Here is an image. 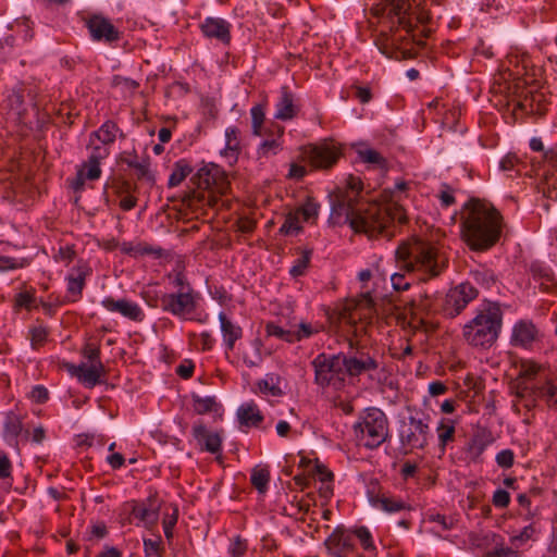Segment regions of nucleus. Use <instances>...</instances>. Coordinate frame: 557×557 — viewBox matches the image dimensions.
I'll return each mask as SVG.
<instances>
[{"label": "nucleus", "mask_w": 557, "mask_h": 557, "mask_svg": "<svg viewBox=\"0 0 557 557\" xmlns=\"http://www.w3.org/2000/svg\"><path fill=\"white\" fill-rule=\"evenodd\" d=\"M333 557H349L356 549L352 533L344 525L336 527L324 542Z\"/></svg>", "instance_id": "19"}, {"label": "nucleus", "mask_w": 557, "mask_h": 557, "mask_svg": "<svg viewBox=\"0 0 557 557\" xmlns=\"http://www.w3.org/2000/svg\"><path fill=\"white\" fill-rule=\"evenodd\" d=\"M156 496H149L145 500H129L125 503V509L129 510V515L133 516L139 524H144L147 528L153 527L159 519V505L156 504Z\"/></svg>", "instance_id": "20"}, {"label": "nucleus", "mask_w": 557, "mask_h": 557, "mask_svg": "<svg viewBox=\"0 0 557 557\" xmlns=\"http://www.w3.org/2000/svg\"><path fill=\"white\" fill-rule=\"evenodd\" d=\"M76 257V251L74 245H65L61 246L58 249L57 255L54 256L55 261H63L66 264H70Z\"/></svg>", "instance_id": "64"}, {"label": "nucleus", "mask_w": 557, "mask_h": 557, "mask_svg": "<svg viewBox=\"0 0 557 557\" xmlns=\"http://www.w3.org/2000/svg\"><path fill=\"white\" fill-rule=\"evenodd\" d=\"M352 533V537L356 536L364 550H373L375 549L372 535L367 527H358L354 530H350Z\"/></svg>", "instance_id": "56"}, {"label": "nucleus", "mask_w": 557, "mask_h": 557, "mask_svg": "<svg viewBox=\"0 0 557 557\" xmlns=\"http://www.w3.org/2000/svg\"><path fill=\"white\" fill-rule=\"evenodd\" d=\"M144 553L145 557H162L164 547L162 545L161 537L157 536L156 539H145Z\"/></svg>", "instance_id": "53"}, {"label": "nucleus", "mask_w": 557, "mask_h": 557, "mask_svg": "<svg viewBox=\"0 0 557 557\" xmlns=\"http://www.w3.org/2000/svg\"><path fill=\"white\" fill-rule=\"evenodd\" d=\"M4 103L7 113L14 116L16 121L23 122L28 108L36 106L35 89L25 83H18L9 91Z\"/></svg>", "instance_id": "12"}, {"label": "nucleus", "mask_w": 557, "mask_h": 557, "mask_svg": "<svg viewBox=\"0 0 557 557\" xmlns=\"http://www.w3.org/2000/svg\"><path fill=\"white\" fill-rule=\"evenodd\" d=\"M367 495L372 507L387 513H397L411 509V506L401 497L382 491L377 482H371L369 484Z\"/></svg>", "instance_id": "15"}, {"label": "nucleus", "mask_w": 557, "mask_h": 557, "mask_svg": "<svg viewBox=\"0 0 557 557\" xmlns=\"http://www.w3.org/2000/svg\"><path fill=\"white\" fill-rule=\"evenodd\" d=\"M250 115L252 134L255 136H261L262 126L265 120V106L261 103L253 106L250 109Z\"/></svg>", "instance_id": "49"}, {"label": "nucleus", "mask_w": 557, "mask_h": 557, "mask_svg": "<svg viewBox=\"0 0 557 557\" xmlns=\"http://www.w3.org/2000/svg\"><path fill=\"white\" fill-rule=\"evenodd\" d=\"M101 305L108 311L119 312L135 322H141L145 319V313L141 308L136 302L125 298L115 300L112 297H107L101 301Z\"/></svg>", "instance_id": "26"}, {"label": "nucleus", "mask_w": 557, "mask_h": 557, "mask_svg": "<svg viewBox=\"0 0 557 557\" xmlns=\"http://www.w3.org/2000/svg\"><path fill=\"white\" fill-rule=\"evenodd\" d=\"M342 156V146L332 139L301 148V158L312 170L327 171L336 165Z\"/></svg>", "instance_id": "9"}, {"label": "nucleus", "mask_w": 557, "mask_h": 557, "mask_svg": "<svg viewBox=\"0 0 557 557\" xmlns=\"http://www.w3.org/2000/svg\"><path fill=\"white\" fill-rule=\"evenodd\" d=\"M530 148L543 153V165L537 171L540 181L536 187L539 193H542L547 199L557 200V149L549 148L545 150L542 139L537 137L530 140Z\"/></svg>", "instance_id": "8"}, {"label": "nucleus", "mask_w": 557, "mask_h": 557, "mask_svg": "<svg viewBox=\"0 0 557 557\" xmlns=\"http://www.w3.org/2000/svg\"><path fill=\"white\" fill-rule=\"evenodd\" d=\"M375 10L381 14L380 32L374 39L380 52L398 61L416 58L419 49L425 46L423 38L429 37L431 29L423 28L421 38L413 33L414 27L430 21L429 12L417 13L412 0H381Z\"/></svg>", "instance_id": "1"}, {"label": "nucleus", "mask_w": 557, "mask_h": 557, "mask_svg": "<svg viewBox=\"0 0 557 557\" xmlns=\"http://www.w3.org/2000/svg\"><path fill=\"white\" fill-rule=\"evenodd\" d=\"M412 315L423 322L424 317L435 314L441 310V304L435 295H421L419 299L411 302Z\"/></svg>", "instance_id": "30"}, {"label": "nucleus", "mask_w": 557, "mask_h": 557, "mask_svg": "<svg viewBox=\"0 0 557 557\" xmlns=\"http://www.w3.org/2000/svg\"><path fill=\"white\" fill-rule=\"evenodd\" d=\"M65 368L72 376L77 377L81 383L89 388L99 384L101 375L104 374V366L102 362L90 363V366L85 363H66Z\"/></svg>", "instance_id": "25"}, {"label": "nucleus", "mask_w": 557, "mask_h": 557, "mask_svg": "<svg viewBox=\"0 0 557 557\" xmlns=\"http://www.w3.org/2000/svg\"><path fill=\"white\" fill-rule=\"evenodd\" d=\"M536 395L545 400L549 408L557 410V385L552 380H546L543 384L537 385Z\"/></svg>", "instance_id": "42"}, {"label": "nucleus", "mask_w": 557, "mask_h": 557, "mask_svg": "<svg viewBox=\"0 0 557 557\" xmlns=\"http://www.w3.org/2000/svg\"><path fill=\"white\" fill-rule=\"evenodd\" d=\"M237 418L240 426L259 428L263 422V414L253 401L244 403L237 409Z\"/></svg>", "instance_id": "33"}, {"label": "nucleus", "mask_w": 557, "mask_h": 557, "mask_svg": "<svg viewBox=\"0 0 557 557\" xmlns=\"http://www.w3.org/2000/svg\"><path fill=\"white\" fill-rule=\"evenodd\" d=\"M503 325V311L496 301L484 300L475 314L462 329L465 341L473 346L490 348L498 338Z\"/></svg>", "instance_id": "5"}, {"label": "nucleus", "mask_w": 557, "mask_h": 557, "mask_svg": "<svg viewBox=\"0 0 557 557\" xmlns=\"http://www.w3.org/2000/svg\"><path fill=\"white\" fill-rule=\"evenodd\" d=\"M359 157L366 163L375 164L380 168L386 165V159L379 151L371 148L360 150Z\"/></svg>", "instance_id": "57"}, {"label": "nucleus", "mask_w": 557, "mask_h": 557, "mask_svg": "<svg viewBox=\"0 0 557 557\" xmlns=\"http://www.w3.org/2000/svg\"><path fill=\"white\" fill-rule=\"evenodd\" d=\"M240 132L236 126H230L225 129V147L221 150V156L233 165L237 162L242 152L239 138Z\"/></svg>", "instance_id": "29"}, {"label": "nucleus", "mask_w": 557, "mask_h": 557, "mask_svg": "<svg viewBox=\"0 0 557 557\" xmlns=\"http://www.w3.org/2000/svg\"><path fill=\"white\" fill-rule=\"evenodd\" d=\"M363 184L360 177L349 175L346 180V188L341 195H350L351 197H356V202H360L358 200L359 194L362 191Z\"/></svg>", "instance_id": "58"}, {"label": "nucleus", "mask_w": 557, "mask_h": 557, "mask_svg": "<svg viewBox=\"0 0 557 557\" xmlns=\"http://www.w3.org/2000/svg\"><path fill=\"white\" fill-rule=\"evenodd\" d=\"M492 537L495 546L492 550L486 552L483 557H520L518 550L504 545V540L500 535L493 533Z\"/></svg>", "instance_id": "45"}, {"label": "nucleus", "mask_w": 557, "mask_h": 557, "mask_svg": "<svg viewBox=\"0 0 557 557\" xmlns=\"http://www.w3.org/2000/svg\"><path fill=\"white\" fill-rule=\"evenodd\" d=\"M320 206L311 198H308L306 202L298 207L295 212L302 222L315 221L319 214Z\"/></svg>", "instance_id": "48"}, {"label": "nucleus", "mask_w": 557, "mask_h": 557, "mask_svg": "<svg viewBox=\"0 0 557 557\" xmlns=\"http://www.w3.org/2000/svg\"><path fill=\"white\" fill-rule=\"evenodd\" d=\"M479 296V290L470 282L450 288L441 302V311L447 318L459 315Z\"/></svg>", "instance_id": "11"}, {"label": "nucleus", "mask_w": 557, "mask_h": 557, "mask_svg": "<svg viewBox=\"0 0 557 557\" xmlns=\"http://www.w3.org/2000/svg\"><path fill=\"white\" fill-rule=\"evenodd\" d=\"M91 268L86 261L82 259L78 260L65 278L66 297L64 300L59 301L58 305L78 301L83 296L86 278L91 274Z\"/></svg>", "instance_id": "16"}, {"label": "nucleus", "mask_w": 557, "mask_h": 557, "mask_svg": "<svg viewBox=\"0 0 557 557\" xmlns=\"http://www.w3.org/2000/svg\"><path fill=\"white\" fill-rule=\"evenodd\" d=\"M407 221L406 210L397 201L386 203L384 207L377 202H359L350 226L355 232L377 236L384 234L391 223L405 224Z\"/></svg>", "instance_id": "4"}, {"label": "nucleus", "mask_w": 557, "mask_h": 557, "mask_svg": "<svg viewBox=\"0 0 557 557\" xmlns=\"http://www.w3.org/2000/svg\"><path fill=\"white\" fill-rule=\"evenodd\" d=\"M200 295L198 292H173L161 296V308L181 319H190L195 312Z\"/></svg>", "instance_id": "13"}, {"label": "nucleus", "mask_w": 557, "mask_h": 557, "mask_svg": "<svg viewBox=\"0 0 557 557\" xmlns=\"http://www.w3.org/2000/svg\"><path fill=\"white\" fill-rule=\"evenodd\" d=\"M275 108L274 117L280 121H289L297 116L299 108L295 103L294 95L288 86L281 87Z\"/></svg>", "instance_id": "28"}, {"label": "nucleus", "mask_w": 557, "mask_h": 557, "mask_svg": "<svg viewBox=\"0 0 557 557\" xmlns=\"http://www.w3.org/2000/svg\"><path fill=\"white\" fill-rule=\"evenodd\" d=\"M199 28L203 37L208 39L216 40L224 46L231 44L232 25L224 18L208 16L199 24Z\"/></svg>", "instance_id": "22"}, {"label": "nucleus", "mask_w": 557, "mask_h": 557, "mask_svg": "<svg viewBox=\"0 0 557 557\" xmlns=\"http://www.w3.org/2000/svg\"><path fill=\"white\" fill-rule=\"evenodd\" d=\"M344 352H320L311 361L314 371V383L322 388L341 391L346 384Z\"/></svg>", "instance_id": "7"}, {"label": "nucleus", "mask_w": 557, "mask_h": 557, "mask_svg": "<svg viewBox=\"0 0 557 557\" xmlns=\"http://www.w3.org/2000/svg\"><path fill=\"white\" fill-rule=\"evenodd\" d=\"M265 333L268 336H274L278 339H282L286 343H296L297 337L294 336V331L284 330L280 325L274 322H268L265 324Z\"/></svg>", "instance_id": "51"}, {"label": "nucleus", "mask_w": 557, "mask_h": 557, "mask_svg": "<svg viewBox=\"0 0 557 557\" xmlns=\"http://www.w3.org/2000/svg\"><path fill=\"white\" fill-rule=\"evenodd\" d=\"M281 149V145L276 139L264 140L258 147L257 153L259 158H268L270 154H276Z\"/></svg>", "instance_id": "60"}, {"label": "nucleus", "mask_w": 557, "mask_h": 557, "mask_svg": "<svg viewBox=\"0 0 557 557\" xmlns=\"http://www.w3.org/2000/svg\"><path fill=\"white\" fill-rule=\"evenodd\" d=\"M471 277L478 285L487 289L494 286L497 281L495 273L486 268H480L471 271Z\"/></svg>", "instance_id": "47"}, {"label": "nucleus", "mask_w": 557, "mask_h": 557, "mask_svg": "<svg viewBox=\"0 0 557 557\" xmlns=\"http://www.w3.org/2000/svg\"><path fill=\"white\" fill-rule=\"evenodd\" d=\"M302 221L298 216V213L294 211H289L284 219L283 224L278 228V234L283 236H293L298 235L302 232Z\"/></svg>", "instance_id": "41"}, {"label": "nucleus", "mask_w": 557, "mask_h": 557, "mask_svg": "<svg viewBox=\"0 0 557 557\" xmlns=\"http://www.w3.org/2000/svg\"><path fill=\"white\" fill-rule=\"evenodd\" d=\"M193 407L196 413L205 414L216 410L218 404L215 398L212 396L200 397L197 395L193 396Z\"/></svg>", "instance_id": "50"}, {"label": "nucleus", "mask_w": 557, "mask_h": 557, "mask_svg": "<svg viewBox=\"0 0 557 557\" xmlns=\"http://www.w3.org/2000/svg\"><path fill=\"white\" fill-rule=\"evenodd\" d=\"M352 431L357 444L372 450L389 437V422L383 410L370 407L359 414Z\"/></svg>", "instance_id": "6"}, {"label": "nucleus", "mask_w": 557, "mask_h": 557, "mask_svg": "<svg viewBox=\"0 0 557 557\" xmlns=\"http://www.w3.org/2000/svg\"><path fill=\"white\" fill-rule=\"evenodd\" d=\"M313 250L311 248H305L300 251V256L294 261L293 267L289 269V274L294 278L305 275L307 269L310 265Z\"/></svg>", "instance_id": "44"}, {"label": "nucleus", "mask_w": 557, "mask_h": 557, "mask_svg": "<svg viewBox=\"0 0 557 557\" xmlns=\"http://www.w3.org/2000/svg\"><path fill=\"white\" fill-rule=\"evenodd\" d=\"M191 181L200 189H211L220 194H224L228 187L225 173L214 164L200 168Z\"/></svg>", "instance_id": "18"}, {"label": "nucleus", "mask_w": 557, "mask_h": 557, "mask_svg": "<svg viewBox=\"0 0 557 557\" xmlns=\"http://www.w3.org/2000/svg\"><path fill=\"white\" fill-rule=\"evenodd\" d=\"M396 259L400 269L416 273L423 282L438 277L448 267L445 252L435 244L420 237L401 243L396 249Z\"/></svg>", "instance_id": "3"}, {"label": "nucleus", "mask_w": 557, "mask_h": 557, "mask_svg": "<svg viewBox=\"0 0 557 557\" xmlns=\"http://www.w3.org/2000/svg\"><path fill=\"white\" fill-rule=\"evenodd\" d=\"M100 354V345L92 341L86 342L82 349V355L84 356V358L90 361L91 364L101 362Z\"/></svg>", "instance_id": "59"}, {"label": "nucleus", "mask_w": 557, "mask_h": 557, "mask_svg": "<svg viewBox=\"0 0 557 557\" xmlns=\"http://www.w3.org/2000/svg\"><path fill=\"white\" fill-rule=\"evenodd\" d=\"M503 227V215L492 203L471 198L461 207L460 234L470 250L492 249L499 242Z\"/></svg>", "instance_id": "2"}, {"label": "nucleus", "mask_w": 557, "mask_h": 557, "mask_svg": "<svg viewBox=\"0 0 557 557\" xmlns=\"http://www.w3.org/2000/svg\"><path fill=\"white\" fill-rule=\"evenodd\" d=\"M281 376L274 373L267 374V376L257 382L259 392L263 395H271L273 397H280L284 394L280 386Z\"/></svg>", "instance_id": "40"}, {"label": "nucleus", "mask_w": 557, "mask_h": 557, "mask_svg": "<svg viewBox=\"0 0 557 557\" xmlns=\"http://www.w3.org/2000/svg\"><path fill=\"white\" fill-rule=\"evenodd\" d=\"M530 273L534 281L540 282L543 292L550 293L557 288L553 271L541 262H533L530 265Z\"/></svg>", "instance_id": "32"}, {"label": "nucleus", "mask_w": 557, "mask_h": 557, "mask_svg": "<svg viewBox=\"0 0 557 557\" xmlns=\"http://www.w3.org/2000/svg\"><path fill=\"white\" fill-rule=\"evenodd\" d=\"M122 162L125 163L128 168L135 170L138 181L146 180L152 184L154 183V175L150 171L149 157H145L141 161H138L137 154L134 152L122 157Z\"/></svg>", "instance_id": "35"}, {"label": "nucleus", "mask_w": 557, "mask_h": 557, "mask_svg": "<svg viewBox=\"0 0 557 557\" xmlns=\"http://www.w3.org/2000/svg\"><path fill=\"white\" fill-rule=\"evenodd\" d=\"M541 371V366L532 360H524L521 362L518 373L519 380H533Z\"/></svg>", "instance_id": "55"}, {"label": "nucleus", "mask_w": 557, "mask_h": 557, "mask_svg": "<svg viewBox=\"0 0 557 557\" xmlns=\"http://www.w3.org/2000/svg\"><path fill=\"white\" fill-rule=\"evenodd\" d=\"M193 172V166L187 159H180L173 164L172 173L169 176L168 187L178 186Z\"/></svg>", "instance_id": "39"}, {"label": "nucleus", "mask_w": 557, "mask_h": 557, "mask_svg": "<svg viewBox=\"0 0 557 557\" xmlns=\"http://www.w3.org/2000/svg\"><path fill=\"white\" fill-rule=\"evenodd\" d=\"M269 482L270 471L268 467L257 466L252 469L250 483L260 494H264L267 492Z\"/></svg>", "instance_id": "43"}, {"label": "nucleus", "mask_w": 557, "mask_h": 557, "mask_svg": "<svg viewBox=\"0 0 557 557\" xmlns=\"http://www.w3.org/2000/svg\"><path fill=\"white\" fill-rule=\"evenodd\" d=\"M432 437L429 425V418L422 419L410 416L407 421H403L399 429V441L404 448L412 450H423L429 445Z\"/></svg>", "instance_id": "10"}, {"label": "nucleus", "mask_w": 557, "mask_h": 557, "mask_svg": "<svg viewBox=\"0 0 557 557\" xmlns=\"http://www.w3.org/2000/svg\"><path fill=\"white\" fill-rule=\"evenodd\" d=\"M494 442L492 432L486 428H479L474 431L470 440L465 446L466 458L473 463H481L483 461L482 455Z\"/></svg>", "instance_id": "23"}, {"label": "nucleus", "mask_w": 557, "mask_h": 557, "mask_svg": "<svg viewBox=\"0 0 557 557\" xmlns=\"http://www.w3.org/2000/svg\"><path fill=\"white\" fill-rule=\"evenodd\" d=\"M521 168L522 162L516 153L509 152L499 161V169L503 172H515L519 175Z\"/></svg>", "instance_id": "52"}, {"label": "nucleus", "mask_w": 557, "mask_h": 557, "mask_svg": "<svg viewBox=\"0 0 557 557\" xmlns=\"http://www.w3.org/2000/svg\"><path fill=\"white\" fill-rule=\"evenodd\" d=\"M219 321L226 349L232 351L235 343L243 337V329L232 322L224 312L219 313Z\"/></svg>", "instance_id": "34"}, {"label": "nucleus", "mask_w": 557, "mask_h": 557, "mask_svg": "<svg viewBox=\"0 0 557 557\" xmlns=\"http://www.w3.org/2000/svg\"><path fill=\"white\" fill-rule=\"evenodd\" d=\"M321 331V326H314L311 323L301 322L297 331H294V336L297 337V342L305 338H309Z\"/></svg>", "instance_id": "61"}, {"label": "nucleus", "mask_w": 557, "mask_h": 557, "mask_svg": "<svg viewBox=\"0 0 557 557\" xmlns=\"http://www.w3.org/2000/svg\"><path fill=\"white\" fill-rule=\"evenodd\" d=\"M248 548L247 541L237 535L231 543L228 553L231 557H244Z\"/></svg>", "instance_id": "63"}, {"label": "nucleus", "mask_w": 557, "mask_h": 557, "mask_svg": "<svg viewBox=\"0 0 557 557\" xmlns=\"http://www.w3.org/2000/svg\"><path fill=\"white\" fill-rule=\"evenodd\" d=\"M85 26L92 41L113 46L121 40L123 33L102 14H91L85 18Z\"/></svg>", "instance_id": "14"}, {"label": "nucleus", "mask_w": 557, "mask_h": 557, "mask_svg": "<svg viewBox=\"0 0 557 557\" xmlns=\"http://www.w3.org/2000/svg\"><path fill=\"white\" fill-rule=\"evenodd\" d=\"M23 431V419L14 411H9L3 423V438L10 445H17V437Z\"/></svg>", "instance_id": "36"}, {"label": "nucleus", "mask_w": 557, "mask_h": 557, "mask_svg": "<svg viewBox=\"0 0 557 557\" xmlns=\"http://www.w3.org/2000/svg\"><path fill=\"white\" fill-rule=\"evenodd\" d=\"M29 341L33 349L38 350L45 346L49 335V329L42 324L29 329Z\"/></svg>", "instance_id": "46"}, {"label": "nucleus", "mask_w": 557, "mask_h": 557, "mask_svg": "<svg viewBox=\"0 0 557 557\" xmlns=\"http://www.w3.org/2000/svg\"><path fill=\"white\" fill-rule=\"evenodd\" d=\"M539 339L540 332L532 321L520 320L513 325L510 337L513 347L531 349Z\"/></svg>", "instance_id": "24"}, {"label": "nucleus", "mask_w": 557, "mask_h": 557, "mask_svg": "<svg viewBox=\"0 0 557 557\" xmlns=\"http://www.w3.org/2000/svg\"><path fill=\"white\" fill-rule=\"evenodd\" d=\"M346 374L349 377H358L364 373L376 371L380 362L369 351L356 349L344 354Z\"/></svg>", "instance_id": "17"}, {"label": "nucleus", "mask_w": 557, "mask_h": 557, "mask_svg": "<svg viewBox=\"0 0 557 557\" xmlns=\"http://www.w3.org/2000/svg\"><path fill=\"white\" fill-rule=\"evenodd\" d=\"M110 156V148L104 146H92L87 160L77 169L87 181H97L101 176V161Z\"/></svg>", "instance_id": "27"}, {"label": "nucleus", "mask_w": 557, "mask_h": 557, "mask_svg": "<svg viewBox=\"0 0 557 557\" xmlns=\"http://www.w3.org/2000/svg\"><path fill=\"white\" fill-rule=\"evenodd\" d=\"M119 131L120 127L114 121L107 120L97 131L90 133V145L97 139L101 143L100 146L109 148L115 141Z\"/></svg>", "instance_id": "37"}, {"label": "nucleus", "mask_w": 557, "mask_h": 557, "mask_svg": "<svg viewBox=\"0 0 557 557\" xmlns=\"http://www.w3.org/2000/svg\"><path fill=\"white\" fill-rule=\"evenodd\" d=\"M358 203L359 202H356V197L339 194L332 202V216H343L345 222L350 224V221L356 214Z\"/></svg>", "instance_id": "31"}, {"label": "nucleus", "mask_w": 557, "mask_h": 557, "mask_svg": "<svg viewBox=\"0 0 557 557\" xmlns=\"http://www.w3.org/2000/svg\"><path fill=\"white\" fill-rule=\"evenodd\" d=\"M191 435L197 442L200 450L212 455L222 453V432L210 431L201 421L195 422L191 428Z\"/></svg>", "instance_id": "21"}, {"label": "nucleus", "mask_w": 557, "mask_h": 557, "mask_svg": "<svg viewBox=\"0 0 557 557\" xmlns=\"http://www.w3.org/2000/svg\"><path fill=\"white\" fill-rule=\"evenodd\" d=\"M438 448L444 453L447 445L456 438V422L448 418H442L436 426Z\"/></svg>", "instance_id": "38"}, {"label": "nucleus", "mask_w": 557, "mask_h": 557, "mask_svg": "<svg viewBox=\"0 0 557 557\" xmlns=\"http://www.w3.org/2000/svg\"><path fill=\"white\" fill-rule=\"evenodd\" d=\"M178 519V509L174 508L173 513L166 515L163 518L162 524H163V532L165 539L170 542L173 539V530L175 524L177 523Z\"/></svg>", "instance_id": "62"}, {"label": "nucleus", "mask_w": 557, "mask_h": 557, "mask_svg": "<svg viewBox=\"0 0 557 557\" xmlns=\"http://www.w3.org/2000/svg\"><path fill=\"white\" fill-rule=\"evenodd\" d=\"M119 248L123 253L134 257L156 253V250L150 246L134 245L131 242L123 243Z\"/></svg>", "instance_id": "54"}]
</instances>
